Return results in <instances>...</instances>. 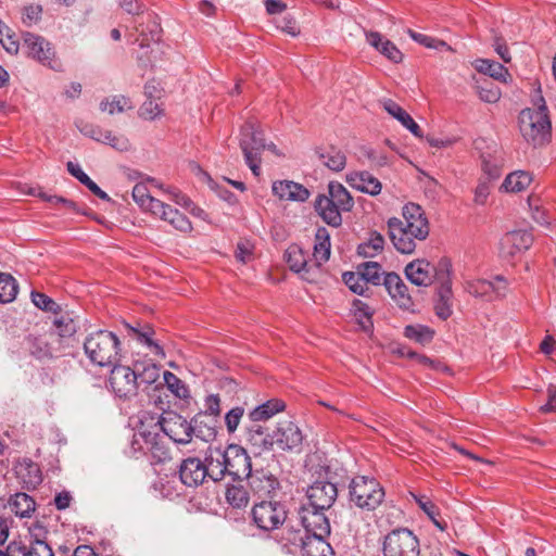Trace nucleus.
<instances>
[{
    "label": "nucleus",
    "mask_w": 556,
    "mask_h": 556,
    "mask_svg": "<svg viewBox=\"0 0 556 556\" xmlns=\"http://www.w3.org/2000/svg\"><path fill=\"white\" fill-rule=\"evenodd\" d=\"M157 424L162 431L177 444L190 443L193 435L208 441L216 434L214 428L206 425L201 416L188 421L185 417L168 412L161 417Z\"/></svg>",
    "instance_id": "1"
},
{
    "label": "nucleus",
    "mask_w": 556,
    "mask_h": 556,
    "mask_svg": "<svg viewBox=\"0 0 556 556\" xmlns=\"http://www.w3.org/2000/svg\"><path fill=\"white\" fill-rule=\"evenodd\" d=\"M252 445L268 450L275 444L281 450H293L302 444L303 435L299 427L291 420H282L273 434L266 433L262 426H254L249 431Z\"/></svg>",
    "instance_id": "2"
},
{
    "label": "nucleus",
    "mask_w": 556,
    "mask_h": 556,
    "mask_svg": "<svg viewBox=\"0 0 556 556\" xmlns=\"http://www.w3.org/2000/svg\"><path fill=\"white\" fill-rule=\"evenodd\" d=\"M84 351L92 364L100 367L112 366L118 361L121 342L115 333L98 330L86 337Z\"/></svg>",
    "instance_id": "3"
},
{
    "label": "nucleus",
    "mask_w": 556,
    "mask_h": 556,
    "mask_svg": "<svg viewBox=\"0 0 556 556\" xmlns=\"http://www.w3.org/2000/svg\"><path fill=\"white\" fill-rule=\"evenodd\" d=\"M239 146L243 153L245 164L250 167L254 176L261 174V153L264 150L270 151L275 155H280L277 147L266 143L262 131L258 130L254 122H247L240 130Z\"/></svg>",
    "instance_id": "4"
},
{
    "label": "nucleus",
    "mask_w": 556,
    "mask_h": 556,
    "mask_svg": "<svg viewBox=\"0 0 556 556\" xmlns=\"http://www.w3.org/2000/svg\"><path fill=\"white\" fill-rule=\"evenodd\" d=\"M519 130L522 138L533 147H542L551 139V121L543 111L525 109L520 112Z\"/></svg>",
    "instance_id": "5"
},
{
    "label": "nucleus",
    "mask_w": 556,
    "mask_h": 556,
    "mask_svg": "<svg viewBox=\"0 0 556 556\" xmlns=\"http://www.w3.org/2000/svg\"><path fill=\"white\" fill-rule=\"evenodd\" d=\"M384 496L380 484L365 476L355 477L350 484V497L357 507L372 510L378 507Z\"/></svg>",
    "instance_id": "6"
},
{
    "label": "nucleus",
    "mask_w": 556,
    "mask_h": 556,
    "mask_svg": "<svg viewBox=\"0 0 556 556\" xmlns=\"http://www.w3.org/2000/svg\"><path fill=\"white\" fill-rule=\"evenodd\" d=\"M384 556H419V541L408 529L391 531L383 542Z\"/></svg>",
    "instance_id": "7"
},
{
    "label": "nucleus",
    "mask_w": 556,
    "mask_h": 556,
    "mask_svg": "<svg viewBox=\"0 0 556 556\" xmlns=\"http://www.w3.org/2000/svg\"><path fill=\"white\" fill-rule=\"evenodd\" d=\"M254 523L264 531L278 529L287 519L285 506L277 501H262L252 509Z\"/></svg>",
    "instance_id": "8"
},
{
    "label": "nucleus",
    "mask_w": 556,
    "mask_h": 556,
    "mask_svg": "<svg viewBox=\"0 0 556 556\" xmlns=\"http://www.w3.org/2000/svg\"><path fill=\"white\" fill-rule=\"evenodd\" d=\"M109 386L114 394L121 399H131L137 395L139 381L137 371L125 365H112Z\"/></svg>",
    "instance_id": "9"
},
{
    "label": "nucleus",
    "mask_w": 556,
    "mask_h": 556,
    "mask_svg": "<svg viewBox=\"0 0 556 556\" xmlns=\"http://www.w3.org/2000/svg\"><path fill=\"white\" fill-rule=\"evenodd\" d=\"M452 264L448 258H441L438 263L437 280L440 282L438 301L435 304L437 315L447 319L452 315Z\"/></svg>",
    "instance_id": "10"
},
{
    "label": "nucleus",
    "mask_w": 556,
    "mask_h": 556,
    "mask_svg": "<svg viewBox=\"0 0 556 556\" xmlns=\"http://www.w3.org/2000/svg\"><path fill=\"white\" fill-rule=\"evenodd\" d=\"M402 228L410 232L409 235L418 240H426L429 236L430 227L424 210L415 203H407L403 206Z\"/></svg>",
    "instance_id": "11"
},
{
    "label": "nucleus",
    "mask_w": 556,
    "mask_h": 556,
    "mask_svg": "<svg viewBox=\"0 0 556 556\" xmlns=\"http://www.w3.org/2000/svg\"><path fill=\"white\" fill-rule=\"evenodd\" d=\"M289 534L288 541L301 546L302 556H333L332 547L326 541L328 535H302L298 531H289Z\"/></svg>",
    "instance_id": "12"
},
{
    "label": "nucleus",
    "mask_w": 556,
    "mask_h": 556,
    "mask_svg": "<svg viewBox=\"0 0 556 556\" xmlns=\"http://www.w3.org/2000/svg\"><path fill=\"white\" fill-rule=\"evenodd\" d=\"M326 509H319L312 505L305 504L299 510L300 521L305 529V535H329L330 523L325 516Z\"/></svg>",
    "instance_id": "13"
},
{
    "label": "nucleus",
    "mask_w": 556,
    "mask_h": 556,
    "mask_svg": "<svg viewBox=\"0 0 556 556\" xmlns=\"http://www.w3.org/2000/svg\"><path fill=\"white\" fill-rule=\"evenodd\" d=\"M226 455L227 475L235 480L248 479L253 469L247 451L239 445L231 444L226 448Z\"/></svg>",
    "instance_id": "14"
},
{
    "label": "nucleus",
    "mask_w": 556,
    "mask_h": 556,
    "mask_svg": "<svg viewBox=\"0 0 556 556\" xmlns=\"http://www.w3.org/2000/svg\"><path fill=\"white\" fill-rule=\"evenodd\" d=\"M23 41L28 50V55L41 63L45 66L55 70L53 59L55 55L52 45L42 36L25 33Z\"/></svg>",
    "instance_id": "15"
},
{
    "label": "nucleus",
    "mask_w": 556,
    "mask_h": 556,
    "mask_svg": "<svg viewBox=\"0 0 556 556\" xmlns=\"http://www.w3.org/2000/svg\"><path fill=\"white\" fill-rule=\"evenodd\" d=\"M383 286L393 302L404 311L414 309V301L408 288L396 273H387L383 277Z\"/></svg>",
    "instance_id": "16"
},
{
    "label": "nucleus",
    "mask_w": 556,
    "mask_h": 556,
    "mask_svg": "<svg viewBox=\"0 0 556 556\" xmlns=\"http://www.w3.org/2000/svg\"><path fill=\"white\" fill-rule=\"evenodd\" d=\"M438 266L424 258L414 260L405 266L406 278L417 287H429L437 279Z\"/></svg>",
    "instance_id": "17"
},
{
    "label": "nucleus",
    "mask_w": 556,
    "mask_h": 556,
    "mask_svg": "<svg viewBox=\"0 0 556 556\" xmlns=\"http://www.w3.org/2000/svg\"><path fill=\"white\" fill-rule=\"evenodd\" d=\"M338 496L336 484L328 481H317L307 490L308 505L319 509H329Z\"/></svg>",
    "instance_id": "18"
},
{
    "label": "nucleus",
    "mask_w": 556,
    "mask_h": 556,
    "mask_svg": "<svg viewBox=\"0 0 556 556\" xmlns=\"http://www.w3.org/2000/svg\"><path fill=\"white\" fill-rule=\"evenodd\" d=\"M507 282L503 276H496L494 280L473 279L466 282V290L477 298L491 299L494 294L496 298L505 294Z\"/></svg>",
    "instance_id": "19"
},
{
    "label": "nucleus",
    "mask_w": 556,
    "mask_h": 556,
    "mask_svg": "<svg viewBox=\"0 0 556 556\" xmlns=\"http://www.w3.org/2000/svg\"><path fill=\"white\" fill-rule=\"evenodd\" d=\"M388 230L391 242L400 253L412 254L416 250L417 241L419 240L402 228L401 218H390L388 220Z\"/></svg>",
    "instance_id": "20"
},
{
    "label": "nucleus",
    "mask_w": 556,
    "mask_h": 556,
    "mask_svg": "<svg viewBox=\"0 0 556 556\" xmlns=\"http://www.w3.org/2000/svg\"><path fill=\"white\" fill-rule=\"evenodd\" d=\"M179 478L181 482L189 488L201 485L207 478V471L204 468L203 460L198 457L184 459L179 467Z\"/></svg>",
    "instance_id": "21"
},
{
    "label": "nucleus",
    "mask_w": 556,
    "mask_h": 556,
    "mask_svg": "<svg viewBox=\"0 0 556 556\" xmlns=\"http://www.w3.org/2000/svg\"><path fill=\"white\" fill-rule=\"evenodd\" d=\"M286 262L289 265V268L300 274L304 280L314 281L316 268L315 265H311L307 262V255L304 251L298 245H291L286 250L285 253Z\"/></svg>",
    "instance_id": "22"
},
{
    "label": "nucleus",
    "mask_w": 556,
    "mask_h": 556,
    "mask_svg": "<svg viewBox=\"0 0 556 556\" xmlns=\"http://www.w3.org/2000/svg\"><path fill=\"white\" fill-rule=\"evenodd\" d=\"M247 480L251 491L260 497L273 496L279 488L277 478L265 469L253 470Z\"/></svg>",
    "instance_id": "23"
},
{
    "label": "nucleus",
    "mask_w": 556,
    "mask_h": 556,
    "mask_svg": "<svg viewBox=\"0 0 556 556\" xmlns=\"http://www.w3.org/2000/svg\"><path fill=\"white\" fill-rule=\"evenodd\" d=\"M53 331L51 337L59 345V349L68 345V341L74 337L77 331V323L70 313H61L53 319Z\"/></svg>",
    "instance_id": "24"
},
{
    "label": "nucleus",
    "mask_w": 556,
    "mask_h": 556,
    "mask_svg": "<svg viewBox=\"0 0 556 556\" xmlns=\"http://www.w3.org/2000/svg\"><path fill=\"white\" fill-rule=\"evenodd\" d=\"M203 464L207 471V478L214 482L223 480L227 475L226 450L208 448Z\"/></svg>",
    "instance_id": "25"
},
{
    "label": "nucleus",
    "mask_w": 556,
    "mask_h": 556,
    "mask_svg": "<svg viewBox=\"0 0 556 556\" xmlns=\"http://www.w3.org/2000/svg\"><path fill=\"white\" fill-rule=\"evenodd\" d=\"M366 41L380 54L387 58L389 61L399 64L403 61V53L401 50L389 39L384 38L378 31H366Z\"/></svg>",
    "instance_id": "26"
},
{
    "label": "nucleus",
    "mask_w": 556,
    "mask_h": 556,
    "mask_svg": "<svg viewBox=\"0 0 556 556\" xmlns=\"http://www.w3.org/2000/svg\"><path fill=\"white\" fill-rule=\"evenodd\" d=\"M271 190L282 201L304 202L309 197V191L304 186L291 180L275 181Z\"/></svg>",
    "instance_id": "27"
},
{
    "label": "nucleus",
    "mask_w": 556,
    "mask_h": 556,
    "mask_svg": "<svg viewBox=\"0 0 556 556\" xmlns=\"http://www.w3.org/2000/svg\"><path fill=\"white\" fill-rule=\"evenodd\" d=\"M533 243L532 235L527 231H511L501 240V251L504 255L514 256L528 250Z\"/></svg>",
    "instance_id": "28"
},
{
    "label": "nucleus",
    "mask_w": 556,
    "mask_h": 556,
    "mask_svg": "<svg viewBox=\"0 0 556 556\" xmlns=\"http://www.w3.org/2000/svg\"><path fill=\"white\" fill-rule=\"evenodd\" d=\"M379 103L390 116L396 119L404 128L410 131V134L417 138H422V131L419 125L401 105L391 99H382Z\"/></svg>",
    "instance_id": "29"
},
{
    "label": "nucleus",
    "mask_w": 556,
    "mask_h": 556,
    "mask_svg": "<svg viewBox=\"0 0 556 556\" xmlns=\"http://www.w3.org/2000/svg\"><path fill=\"white\" fill-rule=\"evenodd\" d=\"M152 215L168 223L174 229L187 233L192 230V224L189 218L180 213L177 208L162 201V207L154 208Z\"/></svg>",
    "instance_id": "30"
},
{
    "label": "nucleus",
    "mask_w": 556,
    "mask_h": 556,
    "mask_svg": "<svg viewBox=\"0 0 556 556\" xmlns=\"http://www.w3.org/2000/svg\"><path fill=\"white\" fill-rule=\"evenodd\" d=\"M346 181L352 188L370 195L379 194L382 189L380 180L366 170L350 173Z\"/></svg>",
    "instance_id": "31"
},
{
    "label": "nucleus",
    "mask_w": 556,
    "mask_h": 556,
    "mask_svg": "<svg viewBox=\"0 0 556 556\" xmlns=\"http://www.w3.org/2000/svg\"><path fill=\"white\" fill-rule=\"evenodd\" d=\"M126 327L129 329L130 336L140 344L147 346L153 355L161 358L165 357L163 348L154 340L155 332L150 325L146 324L134 327L126 324Z\"/></svg>",
    "instance_id": "32"
},
{
    "label": "nucleus",
    "mask_w": 556,
    "mask_h": 556,
    "mask_svg": "<svg viewBox=\"0 0 556 556\" xmlns=\"http://www.w3.org/2000/svg\"><path fill=\"white\" fill-rule=\"evenodd\" d=\"M15 473L25 489H36L42 481L39 466L30 459H22L15 465Z\"/></svg>",
    "instance_id": "33"
},
{
    "label": "nucleus",
    "mask_w": 556,
    "mask_h": 556,
    "mask_svg": "<svg viewBox=\"0 0 556 556\" xmlns=\"http://www.w3.org/2000/svg\"><path fill=\"white\" fill-rule=\"evenodd\" d=\"M147 181L152 184L154 187H156L161 191H163L165 194H167L168 200L175 202L177 205H179L181 207L190 208V213L193 214L194 216L204 218V216H205L204 211L198 206H193L192 201L188 197H186L185 194L179 192L176 188L165 187L164 185L160 184L154 178H148Z\"/></svg>",
    "instance_id": "34"
},
{
    "label": "nucleus",
    "mask_w": 556,
    "mask_h": 556,
    "mask_svg": "<svg viewBox=\"0 0 556 556\" xmlns=\"http://www.w3.org/2000/svg\"><path fill=\"white\" fill-rule=\"evenodd\" d=\"M315 208L320 217L330 226L338 227L342 223L341 212L337 204L330 201L327 195L321 194L317 198Z\"/></svg>",
    "instance_id": "35"
},
{
    "label": "nucleus",
    "mask_w": 556,
    "mask_h": 556,
    "mask_svg": "<svg viewBox=\"0 0 556 556\" xmlns=\"http://www.w3.org/2000/svg\"><path fill=\"white\" fill-rule=\"evenodd\" d=\"M475 68L479 73L489 75L502 83H508L511 80V75L503 64L489 59H478L475 62Z\"/></svg>",
    "instance_id": "36"
},
{
    "label": "nucleus",
    "mask_w": 556,
    "mask_h": 556,
    "mask_svg": "<svg viewBox=\"0 0 556 556\" xmlns=\"http://www.w3.org/2000/svg\"><path fill=\"white\" fill-rule=\"evenodd\" d=\"M8 505L10 510L20 518H28L36 509L35 500L26 493L18 492L12 495Z\"/></svg>",
    "instance_id": "37"
},
{
    "label": "nucleus",
    "mask_w": 556,
    "mask_h": 556,
    "mask_svg": "<svg viewBox=\"0 0 556 556\" xmlns=\"http://www.w3.org/2000/svg\"><path fill=\"white\" fill-rule=\"evenodd\" d=\"M330 237L326 228H319L315 236V245H314V258H315V268L318 270L319 266L327 262L330 256Z\"/></svg>",
    "instance_id": "38"
},
{
    "label": "nucleus",
    "mask_w": 556,
    "mask_h": 556,
    "mask_svg": "<svg viewBox=\"0 0 556 556\" xmlns=\"http://www.w3.org/2000/svg\"><path fill=\"white\" fill-rule=\"evenodd\" d=\"M134 201L147 212H152L154 208L162 207V201L151 195L146 182H138L132 189Z\"/></svg>",
    "instance_id": "39"
},
{
    "label": "nucleus",
    "mask_w": 556,
    "mask_h": 556,
    "mask_svg": "<svg viewBox=\"0 0 556 556\" xmlns=\"http://www.w3.org/2000/svg\"><path fill=\"white\" fill-rule=\"evenodd\" d=\"M329 194L327 195L333 204L342 210L349 212L354 205L353 198L350 192L339 182H330L328 186Z\"/></svg>",
    "instance_id": "40"
},
{
    "label": "nucleus",
    "mask_w": 556,
    "mask_h": 556,
    "mask_svg": "<svg viewBox=\"0 0 556 556\" xmlns=\"http://www.w3.org/2000/svg\"><path fill=\"white\" fill-rule=\"evenodd\" d=\"M66 167L68 173L79 180V182L85 185L94 195L102 200L110 201L108 193L101 190V188L90 179V177L81 169L79 164L67 162Z\"/></svg>",
    "instance_id": "41"
},
{
    "label": "nucleus",
    "mask_w": 556,
    "mask_h": 556,
    "mask_svg": "<svg viewBox=\"0 0 556 556\" xmlns=\"http://www.w3.org/2000/svg\"><path fill=\"white\" fill-rule=\"evenodd\" d=\"M135 31L134 42H137L141 48L149 47L151 41L160 40V26L155 21H149L146 27L143 23H140L135 27Z\"/></svg>",
    "instance_id": "42"
},
{
    "label": "nucleus",
    "mask_w": 556,
    "mask_h": 556,
    "mask_svg": "<svg viewBox=\"0 0 556 556\" xmlns=\"http://www.w3.org/2000/svg\"><path fill=\"white\" fill-rule=\"evenodd\" d=\"M531 181L530 173L516 170L507 175L501 188L506 192H521L529 187Z\"/></svg>",
    "instance_id": "43"
},
{
    "label": "nucleus",
    "mask_w": 556,
    "mask_h": 556,
    "mask_svg": "<svg viewBox=\"0 0 556 556\" xmlns=\"http://www.w3.org/2000/svg\"><path fill=\"white\" fill-rule=\"evenodd\" d=\"M131 109H134L131 100L122 94L108 97L100 102V110L110 115L123 113Z\"/></svg>",
    "instance_id": "44"
},
{
    "label": "nucleus",
    "mask_w": 556,
    "mask_h": 556,
    "mask_svg": "<svg viewBox=\"0 0 556 556\" xmlns=\"http://www.w3.org/2000/svg\"><path fill=\"white\" fill-rule=\"evenodd\" d=\"M285 409V403L280 400H269L266 403L258 405L250 413V418L253 421H265L271 418L275 414Z\"/></svg>",
    "instance_id": "45"
},
{
    "label": "nucleus",
    "mask_w": 556,
    "mask_h": 556,
    "mask_svg": "<svg viewBox=\"0 0 556 556\" xmlns=\"http://www.w3.org/2000/svg\"><path fill=\"white\" fill-rule=\"evenodd\" d=\"M356 273L361 275L367 283L379 286L383 283L384 273L378 262H364L357 266Z\"/></svg>",
    "instance_id": "46"
},
{
    "label": "nucleus",
    "mask_w": 556,
    "mask_h": 556,
    "mask_svg": "<svg viewBox=\"0 0 556 556\" xmlns=\"http://www.w3.org/2000/svg\"><path fill=\"white\" fill-rule=\"evenodd\" d=\"M384 243L379 232H371L369 239L358 245L357 253L363 257H375L383 251Z\"/></svg>",
    "instance_id": "47"
},
{
    "label": "nucleus",
    "mask_w": 556,
    "mask_h": 556,
    "mask_svg": "<svg viewBox=\"0 0 556 556\" xmlns=\"http://www.w3.org/2000/svg\"><path fill=\"white\" fill-rule=\"evenodd\" d=\"M134 370L137 371L139 384H152L160 378V367L152 362H135Z\"/></svg>",
    "instance_id": "48"
},
{
    "label": "nucleus",
    "mask_w": 556,
    "mask_h": 556,
    "mask_svg": "<svg viewBox=\"0 0 556 556\" xmlns=\"http://www.w3.org/2000/svg\"><path fill=\"white\" fill-rule=\"evenodd\" d=\"M342 278L353 293L369 296L371 290L368 288V283L356 271H346L343 274Z\"/></svg>",
    "instance_id": "49"
},
{
    "label": "nucleus",
    "mask_w": 556,
    "mask_h": 556,
    "mask_svg": "<svg viewBox=\"0 0 556 556\" xmlns=\"http://www.w3.org/2000/svg\"><path fill=\"white\" fill-rule=\"evenodd\" d=\"M404 336L420 344L429 343L434 336L433 330L422 325H408L404 329Z\"/></svg>",
    "instance_id": "50"
},
{
    "label": "nucleus",
    "mask_w": 556,
    "mask_h": 556,
    "mask_svg": "<svg viewBox=\"0 0 556 556\" xmlns=\"http://www.w3.org/2000/svg\"><path fill=\"white\" fill-rule=\"evenodd\" d=\"M17 294V285L15 279L9 274H0V302L10 303Z\"/></svg>",
    "instance_id": "51"
},
{
    "label": "nucleus",
    "mask_w": 556,
    "mask_h": 556,
    "mask_svg": "<svg viewBox=\"0 0 556 556\" xmlns=\"http://www.w3.org/2000/svg\"><path fill=\"white\" fill-rule=\"evenodd\" d=\"M319 157L323 160L324 165L334 172L342 170L346 164L344 153L334 148H331L326 153H320Z\"/></svg>",
    "instance_id": "52"
},
{
    "label": "nucleus",
    "mask_w": 556,
    "mask_h": 556,
    "mask_svg": "<svg viewBox=\"0 0 556 556\" xmlns=\"http://www.w3.org/2000/svg\"><path fill=\"white\" fill-rule=\"evenodd\" d=\"M30 296L31 302L37 308L43 312L52 313L54 315H59L62 313V307L47 294L33 291Z\"/></svg>",
    "instance_id": "53"
},
{
    "label": "nucleus",
    "mask_w": 556,
    "mask_h": 556,
    "mask_svg": "<svg viewBox=\"0 0 556 556\" xmlns=\"http://www.w3.org/2000/svg\"><path fill=\"white\" fill-rule=\"evenodd\" d=\"M98 142L109 144L117 151H127L130 148L128 139L123 135H116L111 130L103 129Z\"/></svg>",
    "instance_id": "54"
},
{
    "label": "nucleus",
    "mask_w": 556,
    "mask_h": 556,
    "mask_svg": "<svg viewBox=\"0 0 556 556\" xmlns=\"http://www.w3.org/2000/svg\"><path fill=\"white\" fill-rule=\"evenodd\" d=\"M226 500L233 508H244L249 504V494L242 486L232 485L226 491Z\"/></svg>",
    "instance_id": "55"
},
{
    "label": "nucleus",
    "mask_w": 556,
    "mask_h": 556,
    "mask_svg": "<svg viewBox=\"0 0 556 556\" xmlns=\"http://www.w3.org/2000/svg\"><path fill=\"white\" fill-rule=\"evenodd\" d=\"M407 34L414 41H416L427 48L435 49V50L445 48L447 50H451V47L447 46V43L443 40L435 39V38H432L430 36H427V35L420 34V33H416L412 29H407Z\"/></svg>",
    "instance_id": "56"
},
{
    "label": "nucleus",
    "mask_w": 556,
    "mask_h": 556,
    "mask_svg": "<svg viewBox=\"0 0 556 556\" xmlns=\"http://www.w3.org/2000/svg\"><path fill=\"white\" fill-rule=\"evenodd\" d=\"M478 94L480 100L486 103H496L501 99V90L491 81H484L478 86Z\"/></svg>",
    "instance_id": "57"
},
{
    "label": "nucleus",
    "mask_w": 556,
    "mask_h": 556,
    "mask_svg": "<svg viewBox=\"0 0 556 556\" xmlns=\"http://www.w3.org/2000/svg\"><path fill=\"white\" fill-rule=\"evenodd\" d=\"M167 388L178 397L184 399L188 395V389L185 383L173 372L165 371L163 375Z\"/></svg>",
    "instance_id": "58"
},
{
    "label": "nucleus",
    "mask_w": 556,
    "mask_h": 556,
    "mask_svg": "<svg viewBox=\"0 0 556 556\" xmlns=\"http://www.w3.org/2000/svg\"><path fill=\"white\" fill-rule=\"evenodd\" d=\"M38 198L50 203L51 206L55 207V208L64 207L65 210L73 211V212H75L77 210V205L75 202H73L72 200H68L66 198H63V197L53 195V194H49L45 191H40L38 193Z\"/></svg>",
    "instance_id": "59"
},
{
    "label": "nucleus",
    "mask_w": 556,
    "mask_h": 556,
    "mask_svg": "<svg viewBox=\"0 0 556 556\" xmlns=\"http://www.w3.org/2000/svg\"><path fill=\"white\" fill-rule=\"evenodd\" d=\"M42 7L39 4H29L23 9L22 22L25 26L31 27L41 20Z\"/></svg>",
    "instance_id": "60"
},
{
    "label": "nucleus",
    "mask_w": 556,
    "mask_h": 556,
    "mask_svg": "<svg viewBox=\"0 0 556 556\" xmlns=\"http://www.w3.org/2000/svg\"><path fill=\"white\" fill-rule=\"evenodd\" d=\"M253 251V244L248 240H242L237 244L235 256L240 263L248 264L254 258Z\"/></svg>",
    "instance_id": "61"
},
{
    "label": "nucleus",
    "mask_w": 556,
    "mask_h": 556,
    "mask_svg": "<svg viewBox=\"0 0 556 556\" xmlns=\"http://www.w3.org/2000/svg\"><path fill=\"white\" fill-rule=\"evenodd\" d=\"M482 170L488 176L489 181L496 179L501 175V162L490 156H482Z\"/></svg>",
    "instance_id": "62"
},
{
    "label": "nucleus",
    "mask_w": 556,
    "mask_h": 556,
    "mask_svg": "<svg viewBox=\"0 0 556 556\" xmlns=\"http://www.w3.org/2000/svg\"><path fill=\"white\" fill-rule=\"evenodd\" d=\"M29 556H54L50 545L42 539H35L31 541V546L28 547Z\"/></svg>",
    "instance_id": "63"
},
{
    "label": "nucleus",
    "mask_w": 556,
    "mask_h": 556,
    "mask_svg": "<svg viewBox=\"0 0 556 556\" xmlns=\"http://www.w3.org/2000/svg\"><path fill=\"white\" fill-rule=\"evenodd\" d=\"M0 556H29L28 547L22 542L11 541L4 549L0 548Z\"/></svg>",
    "instance_id": "64"
}]
</instances>
